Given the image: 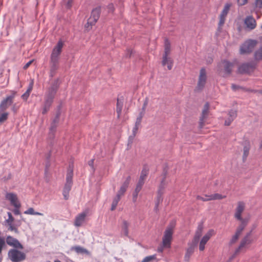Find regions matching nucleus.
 Listing matches in <instances>:
<instances>
[{"mask_svg": "<svg viewBox=\"0 0 262 262\" xmlns=\"http://www.w3.org/2000/svg\"><path fill=\"white\" fill-rule=\"evenodd\" d=\"M252 239L251 237L245 236L241 241V247H244L246 245H249L252 243Z\"/></svg>", "mask_w": 262, "mask_h": 262, "instance_id": "nucleus-29", "label": "nucleus"}, {"mask_svg": "<svg viewBox=\"0 0 262 262\" xmlns=\"http://www.w3.org/2000/svg\"><path fill=\"white\" fill-rule=\"evenodd\" d=\"M244 23L248 30H253L256 26L255 20L251 16H247L245 19Z\"/></svg>", "mask_w": 262, "mask_h": 262, "instance_id": "nucleus-15", "label": "nucleus"}, {"mask_svg": "<svg viewBox=\"0 0 262 262\" xmlns=\"http://www.w3.org/2000/svg\"><path fill=\"white\" fill-rule=\"evenodd\" d=\"M33 84V82L30 83L27 91L23 95H21V97L24 100L27 101V100L28 99L30 95V94L32 90Z\"/></svg>", "mask_w": 262, "mask_h": 262, "instance_id": "nucleus-25", "label": "nucleus"}, {"mask_svg": "<svg viewBox=\"0 0 262 262\" xmlns=\"http://www.w3.org/2000/svg\"><path fill=\"white\" fill-rule=\"evenodd\" d=\"M8 226V230L10 231H14L15 233H18L17 228L16 227L15 224H13V223H11L10 224H7Z\"/></svg>", "mask_w": 262, "mask_h": 262, "instance_id": "nucleus-48", "label": "nucleus"}, {"mask_svg": "<svg viewBox=\"0 0 262 262\" xmlns=\"http://www.w3.org/2000/svg\"><path fill=\"white\" fill-rule=\"evenodd\" d=\"M145 183V179L139 178V180L137 185L143 186Z\"/></svg>", "mask_w": 262, "mask_h": 262, "instance_id": "nucleus-60", "label": "nucleus"}, {"mask_svg": "<svg viewBox=\"0 0 262 262\" xmlns=\"http://www.w3.org/2000/svg\"><path fill=\"white\" fill-rule=\"evenodd\" d=\"M139 126H136L135 125V126L134 127L133 129V134H132V135H133L134 136H136V135L137 133L138 132V130L139 129Z\"/></svg>", "mask_w": 262, "mask_h": 262, "instance_id": "nucleus-62", "label": "nucleus"}, {"mask_svg": "<svg viewBox=\"0 0 262 262\" xmlns=\"http://www.w3.org/2000/svg\"><path fill=\"white\" fill-rule=\"evenodd\" d=\"M93 22V21L91 19L89 18L88 19V21L84 26L85 29L88 31H90L92 29V26L96 24V23H92Z\"/></svg>", "mask_w": 262, "mask_h": 262, "instance_id": "nucleus-39", "label": "nucleus"}, {"mask_svg": "<svg viewBox=\"0 0 262 262\" xmlns=\"http://www.w3.org/2000/svg\"><path fill=\"white\" fill-rule=\"evenodd\" d=\"M256 66V63L254 61L244 63L238 67V72L242 74H250L254 72Z\"/></svg>", "mask_w": 262, "mask_h": 262, "instance_id": "nucleus-7", "label": "nucleus"}, {"mask_svg": "<svg viewBox=\"0 0 262 262\" xmlns=\"http://www.w3.org/2000/svg\"><path fill=\"white\" fill-rule=\"evenodd\" d=\"M6 246L5 238L0 237V254L2 253L3 248Z\"/></svg>", "mask_w": 262, "mask_h": 262, "instance_id": "nucleus-51", "label": "nucleus"}, {"mask_svg": "<svg viewBox=\"0 0 262 262\" xmlns=\"http://www.w3.org/2000/svg\"><path fill=\"white\" fill-rule=\"evenodd\" d=\"M60 83L61 81L59 78L55 79L52 82L50 86L48 88L45 94V100L53 103L54 98L60 86Z\"/></svg>", "mask_w": 262, "mask_h": 262, "instance_id": "nucleus-2", "label": "nucleus"}, {"mask_svg": "<svg viewBox=\"0 0 262 262\" xmlns=\"http://www.w3.org/2000/svg\"><path fill=\"white\" fill-rule=\"evenodd\" d=\"M60 114H61L60 113V110H59L57 112L56 116H55V118L53 120L52 123L58 124L59 121V117H60Z\"/></svg>", "mask_w": 262, "mask_h": 262, "instance_id": "nucleus-50", "label": "nucleus"}, {"mask_svg": "<svg viewBox=\"0 0 262 262\" xmlns=\"http://www.w3.org/2000/svg\"><path fill=\"white\" fill-rule=\"evenodd\" d=\"M228 115H229V118L232 119V120L233 121L237 117V112L234 110H230L229 112Z\"/></svg>", "mask_w": 262, "mask_h": 262, "instance_id": "nucleus-46", "label": "nucleus"}, {"mask_svg": "<svg viewBox=\"0 0 262 262\" xmlns=\"http://www.w3.org/2000/svg\"><path fill=\"white\" fill-rule=\"evenodd\" d=\"M120 198H121V196H120L117 194L116 196L113 199V202L112 204V206H111V210L112 211H113L116 209L118 202L120 200Z\"/></svg>", "mask_w": 262, "mask_h": 262, "instance_id": "nucleus-30", "label": "nucleus"}, {"mask_svg": "<svg viewBox=\"0 0 262 262\" xmlns=\"http://www.w3.org/2000/svg\"><path fill=\"white\" fill-rule=\"evenodd\" d=\"M205 196L208 197V200H221L226 198L225 195L223 196L222 194L219 193H214L209 195H206Z\"/></svg>", "mask_w": 262, "mask_h": 262, "instance_id": "nucleus-28", "label": "nucleus"}, {"mask_svg": "<svg viewBox=\"0 0 262 262\" xmlns=\"http://www.w3.org/2000/svg\"><path fill=\"white\" fill-rule=\"evenodd\" d=\"M168 167L167 165L165 166L163 169V172L161 174V177H162L161 181L165 182L167 175L168 174Z\"/></svg>", "mask_w": 262, "mask_h": 262, "instance_id": "nucleus-36", "label": "nucleus"}, {"mask_svg": "<svg viewBox=\"0 0 262 262\" xmlns=\"http://www.w3.org/2000/svg\"><path fill=\"white\" fill-rule=\"evenodd\" d=\"M254 58L256 61L262 60V47H260L255 51Z\"/></svg>", "mask_w": 262, "mask_h": 262, "instance_id": "nucleus-26", "label": "nucleus"}, {"mask_svg": "<svg viewBox=\"0 0 262 262\" xmlns=\"http://www.w3.org/2000/svg\"><path fill=\"white\" fill-rule=\"evenodd\" d=\"M232 121V119L228 118L227 120H225V125L229 126Z\"/></svg>", "mask_w": 262, "mask_h": 262, "instance_id": "nucleus-63", "label": "nucleus"}, {"mask_svg": "<svg viewBox=\"0 0 262 262\" xmlns=\"http://www.w3.org/2000/svg\"><path fill=\"white\" fill-rule=\"evenodd\" d=\"M163 194V193H160L157 192V199H156V204H157V205H159L163 201V197H162Z\"/></svg>", "mask_w": 262, "mask_h": 262, "instance_id": "nucleus-49", "label": "nucleus"}, {"mask_svg": "<svg viewBox=\"0 0 262 262\" xmlns=\"http://www.w3.org/2000/svg\"><path fill=\"white\" fill-rule=\"evenodd\" d=\"M196 245L197 244H194V243L192 242L190 246L187 249L186 253H187L188 255H191L193 253L194 248Z\"/></svg>", "mask_w": 262, "mask_h": 262, "instance_id": "nucleus-37", "label": "nucleus"}, {"mask_svg": "<svg viewBox=\"0 0 262 262\" xmlns=\"http://www.w3.org/2000/svg\"><path fill=\"white\" fill-rule=\"evenodd\" d=\"M174 227V224L171 223L164 231V235L162 238V245L163 247L169 248L170 247Z\"/></svg>", "mask_w": 262, "mask_h": 262, "instance_id": "nucleus-4", "label": "nucleus"}, {"mask_svg": "<svg viewBox=\"0 0 262 262\" xmlns=\"http://www.w3.org/2000/svg\"><path fill=\"white\" fill-rule=\"evenodd\" d=\"M223 63H224L225 74L228 75H230L232 72V68L234 67V63L226 60H224Z\"/></svg>", "mask_w": 262, "mask_h": 262, "instance_id": "nucleus-21", "label": "nucleus"}, {"mask_svg": "<svg viewBox=\"0 0 262 262\" xmlns=\"http://www.w3.org/2000/svg\"><path fill=\"white\" fill-rule=\"evenodd\" d=\"M6 199L10 202V204L14 207L20 208L21 204L19 201L17 195L13 193H7L6 195Z\"/></svg>", "mask_w": 262, "mask_h": 262, "instance_id": "nucleus-11", "label": "nucleus"}, {"mask_svg": "<svg viewBox=\"0 0 262 262\" xmlns=\"http://www.w3.org/2000/svg\"><path fill=\"white\" fill-rule=\"evenodd\" d=\"M148 99L147 97H146L144 101V103L142 108V112H143V113H145L146 107L148 104Z\"/></svg>", "mask_w": 262, "mask_h": 262, "instance_id": "nucleus-54", "label": "nucleus"}, {"mask_svg": "<svg viewBox=\"0 0 262 262\" xmlns=\"http://www.w3.org/2000/svg\"><path fill=\"white\" fill-rule=\"evenodd\" d=\"M203 230V222L200 223L197 228V229L195 232V235L193 237L192 242L194 243V244H198L200 238L202 236Z\"/></svg>", "mask_w": 262, "mask_h": 262, "instance_id": "nucleus-17", "label": "nucleus"}, {"mask_svg": "<svg viewBox=\"0 0 262 262\" xmlns=\"http://www.w3.org/2000/svg\"><path fill=\"white\" fill-rule=\"evenodd\" d=\"M86 214L85 212H82L78 214L75 218L74 221V225L76 227H80L85 220Z\"/></svg>", "mask_w": 262, "mask_h": 262, "instance_id": "nucleus-19", "label": "nucleus"}, {"mask_svg": "<svg viewBox=\"0 0 262 262\" xmlns=\"http://www.w3.org/2000/svg\"><path fill=\"white\" fill-rule=\"evenodd\" d=\"M170 52V43L167 39L165 40L164 54V55H168Z\"/></svg>", "mask_w": 262, "mask_h": 262, "instance_id": "nucleus-32", "label": "nucleus"}, {"mask_svg": "<svg viewBox=\"0 0 262 262\" xmlns=\"http://www.w3.org/2000/svg\"><path fill=\"white\" fill-rule=\"evenodd\" d=\"M207 75L205 68H203L200 70V75L197 84V86L195 89V91H200L203 90L206 82Z\"/></svg>", "mask_w": 262, "mask_h": 262, "instance_id": "nucleus-8", "label": "nucleus"}, {"mask_svg": "<svg viewBox=\"0 0 262 262\" xmlns=\"http://www.w3.org/2000/svg\"><path fill=\"white\" fill-rule=\"evenodd\" d=\"M13 103V96H7L0 103V114L6 110Z\"/></svg>", "mask_w": 262, "mask_h": 262, "instance_id": "nucleus-13", "label": "nucleus"}, {"mask_svg": "<svg viewBox=\"0 0 262 262\" xmlns=\"http://www.w3.org/2000/svg\"><path fill=\"white\" fill-rule=\"evenodd\" d=\"M73 170L69 169L67 174L66 183L63 190V195L66 200L69 199V192L71 189V187L73 184Z\"/></svg>", "mask_w": 262, "mask_h": 262, "instance_id": "nucleus-6", "label": "nucleus"}, {"mask_svg": "<svg viewBox=\"0 0 262 262\" xmlns=\"http://www.w3.org/2000/svg\"><path fill=\"white\" fill-rule=\"evenodd\" d=\"M63 43L61 40L58 41L57 45L53 48L50 56L49 61L50 74L49 76L54 77L59 67V56L62 51Z\"/></svg>", "mask_w": 262, "mask_h": 262, "instance_id": "nucleus-1", "label": "nucleus"}, {"mask_svg": "<svg viewBox=\"0 0 262 262\" xmlns=\"http://www.w3.org/2000/svg\"><path fill=\"white\" fill-rule=\"evenodd\" d=\"M56 132H51V131H50L49 133V136H48V140H49V144L51 145V146H53V140L54 139V138H55V134Z\"/></svg>", "mask_w": 262, "mask_h": 262, "instance_id": "nucleus-38", "label": "nucleus"}, {"mask_svg": "<svg viewBox=\"0 0 262 262\" xmlns=\"http://www.w3.org/2000/svg\"><path fill=\"white\" fill-rule=\"evenodd\" d=\"M101 14V7L99 6L93 9L91 12L90 19L93 21L92 23H96L99 19Z\"/></svg>", "mask_w": 262, "mask_h": 262, "instance_id": "nucleus-16", "label": "nucleus"}, {"mask_svg": "<svg viewBox=\"0 0 262 262\" xmlns=\"http://www.w3.org/2000/svg\"><path fill=\"white\" fill-rule=\"evenodd\" d=\"M135 136H134L133 135H132L129 137L128 139V144H127L128 146H129V145L130 146L132 144Z\"/></svg>", "mask_w": 262, "mask_h": 262, "instance_id": "nucleus-57", "label": "nucleus"}, {"mask_svg": "<svg viewBox=\"0 0 262 262\" xmlns=\"http://www.w3.org/2000/svg\"><path fill=\"white\" fill-rule=\"evenodd\" d=\"M8 219L6 220L5 223L6 224H10L13 223L14 221V218L13 217L11 212H8Z\"/></svg>", "mask_w": 262, "mask_h": 262, "instance_id": "nucleus-45", "label": "nucleus"}, {"mask_svg": "<svg viewBox=\"0 0 262 262\" xmlns=\"http://www.w3.org/2000/svg\"><path fill=\"white\" fill-rule=\"evenodd\" d=\"M241 235L240 233H238V232H235V233L234 235L232 236L231 239H230V241L229 242V245H232L233 244L235 243L237 239L239 238V235Z\"/></svg>", "mask_w": 262, "mask_h": 262, "instance_id": "nucleus-40", "label": "nucleus"}, {"mask_svg": "<svg viewBox=\"0 0 262 262\" xmlns=\"http://www.w3.org/2000/svg\"><path fill=\"white\" fill-rule=\"evenodd\" d=\"M6 241L8 245L14 247V249H24L23 246L20 244L18 240H17L16 238L13 237L11 236H8L6 237Z\"/></svg>", "mask_w": 262, "mask_h": 262, "instance_id": "nucleus-12", "label": "nucleus"}, {"mask_svg": "<svg viewBox=\"0 0 262 262\" xmlns=\"http://www.w3.org/2000/svg\"><path fill=\"white\" fill-rule=\"evenodd\" d=\"M144 113L143 112H140L139 116L137 117L136 122H135V125L139 126L141 125V123L142 121V118L144 116Z\"/></svg>", "mask_w": 262, "mask_h": 262, "instance_id": "nucleus-42", "label": "nucleus"}, {"mask_svg": "<svg viewBox=\"0 0 262 262\" xmlns=\"http://www.w3.org/2000/svg\"><path fill=\"white\" fill-rule=\"evenodd\" d=\"M57 126L58 124L51 123V126L50 127V131L56 132Z\"/></svg>", "mask_w": 262, "mask_h": 262, "instance_id": "nucleus-55", "label": "nucleus"}, {"mask_svg": "<svg viewBox=\"0 0 262 262\" xmlns=\"http://www.w3.org/2000/svg\"><path fill=\"white\" fill-rule=\"evenodd\" d=\"M226 16L221 15L220 16V21L219 23L218 30L220 31L222 29V27L225 23Z\"/></svg>", "mask_w": 262, "mask_h": 262, "instance_id": "nucleus-43", "label": "nucleus"}, {"mask_svg": "<svg viewBox=\"0 0 262 262\" xmlns=\"http://www.w3.org/2000/svg\"><path fill=\"white\" fill-rule=\"evenodd\" d=\"M213 231H214L212 229L209 230L208 232L202 237V239L201 240V243H203L206 244L212 236Z\"/></svg>", "mask_w": 262, "mask_h": 262, "instance_id": "nucleus-27", "label": "nucleus"}, {"mask_svg": "<svg viewBox=\"0 0 262 262\" xmlns=\"http://www.w3.org/2000/svg\"><path fill=\"white\" fill-rule=\"evenodd\" d=\"M256 6L259 8H262V0H255Z\"/></svg>", "mask_w": 262, "mask_h": 262, "instance_id": "nucleus-61", "label": "nucleus"}, {"mask_svg": "<svg viewBox=\"0 0 262 262\" xmlns=\"http://www.w3.org/2000/svg\"><path fill=\"white\" fill-rule=\"evenodd\" d=\"M258 44L255 39H249L246 40L241 46L239 49L241 54H249L251 53Z\"/></svg>", "mask_w": 262, "mask_h": 262, "instance_id": "nucleus-3", "label": "nucleus"}, {"mask_svg": "<svg viewBox=\"0 0 262 262\" xmlns=\"http://www.w3.org/2000/svg\"><path fill=\"white\" fill-rule=\"evenodd\" d=\"M138 195V193L134 191L133 194V201L134 202H135L137 201Z\"/></svg>", "mask_w": 262, "mask_h": 262, "instance_id": "nucleus-64", "label": "nucleus"}, {"mask_svg": "<svg viewBox=\"0 0 262 262\" xmlns=\"http://www.w3.org/2000/svg\"><path fill=\"white\" fill-rule=\"evenodd\" d=\"M149 169L146 166H144L140 176V178L144 179L145 180L148 173Z\"/></svg>", "mask_w": 262, "mask_h": 262, "instance_id": "nucleus-35", "label": "nucleus"}, {"mask_svg": "<svg viewBox=\"0 0 262 262\" xmlns=\"http://www.w3.org/2000/svg\"><path fill=\"white\" fill-rule=\"evenodd\" d=\"M173 62L172 59L169 57L168 58V62L167 63V68L169 70H170L172 69Z\"/></svg>", "mask_w": 262, "mask_h": 262, "instance_id": "nucleus-58", "label": "nucleus"}, {"mask_svg": "<svg viewBox=\"0 0 262 262\" xmlns=\"http://www.w3.org/2000/svg\"><path fill=\"white\" fill-rule=\"evenodd\" d=\"M71 250L75 251L77 254H89L88 250L79 246L72 247L71 248Z\"/></svg>", "mask_w": 262, "mask_h": 262, "instance_id": "nucleus-23", "label": "nucleus"}, {"mask_svg": "<svg viewBox=\"0 0 262 262\" xmlns=\"http://www.w3.org/2000/svg\"><path fill=\"white\" fill-rule=\"evenodd\" d=\"M18 249H11L8 251V258L12 262H21L26 258V254Z\"/></svg>", "mask_w": 262, "mask_h": 262, "instance_id": "nucleus-5", "label": "nucleus"}, {"mask_svg": "<svg viewBox=\"0 0 262 262\" xmlns=\"http://www.w3.org/2000/svg\"><path fill=\"white\" fill-rule=\"evenodd\" d=\"M230 7H231V4H228V3L226 4L223 10H222V11L221 12V14L220 15L226 17V16L229 11Z\"/></svg>", "mask_w": 262, "mask_h": 262, "instance_id": "nucleus-34", "label": "nucleus"}, {"mask_svg": "<svg viewBox=\"0 0 262 262\" xmlns=\"http://www.w3.org/2000/svg\"><path fill=\"white\" fill-rule=\"evenodd\" d=\"M250 149V143L248 140H246L244 143V148H243V160L245 161L248 156L249 150Z\"/></svg>", "mask_w": 262, "mask_h": 262, "instance_id": "nucleus-20", "label": "nucleus"}, {"mask_svg": "<svg viewBox=\"0 0 262 262\" xmlns=\"http://www.w3.org/2000/svg\"><path fill=\"white\" fill-rule=\"evenodd\" d=\"M167 56L168 55H163V60L162 61V64L163 66H165L168 62L169 57H168Z\"/></svg>", "mask_w": 262, "mask_h": 262, "instance_id": "nucleus-53", "label": "nucleus"}, {"mask_svg": "<svg viewBox=\"0 0 262 262\" xmlns=\"http://www.w3.org/2000/svg\"><path fill=\"white\" fill-rule=\"evenodd\" d=\"M237 4L239 6H242L247 3L248 0H237Z\"/></svg>", "mask_w": 262, "mask_h": 262, "instance_id": "nucleus-59", "label": "nucleus"}, {"mask_svg": "<svg viewBox=\"0 0 262 262\" xmlns=\"http://www.w3.org/2000/svg\"><path fill=\"white\" fill-rule=\"evenodd\" d=\"M209 103L206 102L204 105V107L200 118L199 128H202L204 125V120L208 117L209 113Z\"/></svg>", "mask_w": 262, "mask_h": 262, "instance_id": "nucleus-9", "label": "nucleus"}, {"mask_svg": "<svg viewBox=\"0 0 262 262\" xmlns=\"http://www.w3.org/2000/svg\"><path fill=\"white\" fill-rule=\"evenodd\" d=\"M166 186V182L161 181V183L159 186V189L157 191L158 193H164V189Z\"/></svg>", "mask_w": 262, "mask_h": 262, "instance_id": "nucleus-41", "label": "nucleus"}, {"mask_svg": "<svg viewBox=\"0 0 262 262\" xmlns=\"http://www.w3.org/2000/svg\"><path fill=\"white\" fill-rule=\"evenodd\" d=\"M156 259V255H150L145 257L141 262H150L151 260H155Z\"/></svg>", "mask_w": 262, "mask_h": 262, "instance_id": "nucleus-44", "label": "nucleus"}, {"mask_svg": "<svg viewBox=\"0 0 262 262\" xmlns=\"http://www.w3.org/2000/svg\"><path fill=\"white\" fill-rule=\"evenodd\" d=\"M8 113H4L2 114L0 116V123H3L5 122L8 119Z\"/></svg>", "mask_w": 262, "mask_h": 262, "instance_id": "nucleus-47", "label": "nucleus"}, {"mask_svg": "<svg viewBox=\"0 0 262 262\" xmlns=\"http://www.w3.org/2000/svg\"><path fill=\"white\" fill-rule=\"evenodd\" d=\"M131 179L130 176H128L126 179V180L124 182L122 186H121L119 190L117 192V194L120 196H122L124 195V193L126 191L127 188L128 187L130 181Z\"/></svg>", "mask_w": 262, "mask_h": 262, "instance_id": "nucleus-18", "label": "nucleus"}, {"mask_svg": "<svg viewBox=\"0 0 262 262\" xmlns=\"http://www.w3.org/2000/svg\"><path fill=\"white\" fill-rule=\"evenodd\" d=\"M245 208L244 202L239 201L237 203V206L235 209L234 217L237 220H242V214Z\"/></svg>", "mask_w": 262, "mask_h": 262, "instance_id": "nucleus-14", "label": "nucleus"}, {"mask_svg": "<svg viewBox=\"0 0 262 262\" xmlns=\"http://www.w3.org/2000/svg\"><path fill=\"white\" fill-rule=\"evenodd\" d=\"M25 214L34 215L35 211L33 208H29L27 210L24 212Z\"/></svg>", "mask_w": 262, "mask_h": 262, "instance_id": "nucleus-56", "label": "nucleus"}, {"mask_svg": "<svg viewBox=\"0 0 262 262\" xmlns=\"http://www.w3.org/2000/svg\"><path fill=\"white\" fill-rule=\"evenodd\" d=\"M6 199L10 202V204L14 207L20 208L21 204L19 201L17 195L13 193H7L6 195Z\"/></svg>", "mask_w": 262, "mask_h": 262, "instance_id": "nucleus-10", "label": "nucleus"}, {"mask_svg": "<svg viewBox=\"0 0 262 262\" xmlns=\"http://www.w3.org/2000/svg\"><path fill=\"white\" fill-rule=\"evenodd\" d=\"M128 226H129V224L127 222V221H126L125 220H123L122 229V231L124 233V234L126 236H128Z\"/></svg>", "mask_w": 262, "mask_h": 262, "instance_id": "nucleus-31", "label": "nucleus"}, {"mask_svg": "<svg viewBox=\"0 0 262 262\" xmlns=\"http://www.w3.org/2000/svg\"><path fill=\"white\" fill-rule=\"evenodd\" d=\"M241 221V224L239 225L238 227L236 229V232H238V233L241 234L242 231L244 230L245 228L247 225L248 222H249V219L247 218L243 219L242 218V220H238Z\"/></svg>", "mask_w": 262, "mask_h": 262, "instance_id": "nucleus-22", "label": "nucleus"}, {"mask_svg": "<svg viewBox=\"0 0 262 262\" xmlns=\"http://www.w3.org/2000/svg\"><path fill=\"white\" fill-rule=\"evenodd\" d=\"M52 102L45 100L43 108V110L42 112V114L44 115L47 113V112L49 110L50 107L51 105H52Z\"/></svg>", "mask_w": 262, "mask_h": 262, "instance_id": "nucleus-33", "label": "nucleus"}, {"mask_svg": "<svg viewBox=\"0 0 262 262\" xmlns=\"http://www.w3.org/2000/svg\"><path fill=\"white\" fill-rule=\"evenodd\" d=\"M123 105V99L122 100H120L119 98H117L116 112L118 114V118L120 117V116L121 114Z\"/></svg>", "mask_w": 262, "mask_h": 262, "instance_id": "nucleus-24", "label": "nucleus"}, {"mask_svg": "<svg viewBox=\"0 0 262 262\" xmlns=\"http://www.w3.org/2000/svg\"><path fill=\"white\" fill-rule=\"evenodd\" d=\"M134 54V51L133 50L129 49H127L125 57L126 58H130Z\"/></svg>", "mask_w": 262, "mask_h": 262, "instance_id": "nucleus-52", "label": "nucleus"}]
</instances>
